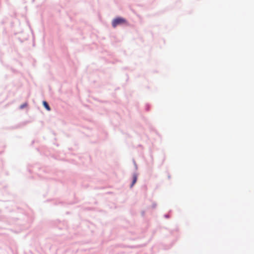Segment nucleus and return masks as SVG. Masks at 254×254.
<instances>
[{
    "mask_svg": "<svg viewBox=\"0 0 254 254\" xmlns=\"http://www.w3.org/2000/svg\"><path fill=\"white\" fill-rule=\"evenodd\" d=\"M127 22L125 19L122 18V17H118V18L115 19L112 21V26L114 27H116L118 25L127 24Z\"/></svg>",
    "mask_w": 254,
    "mask_h": 254,
    "instance_id": "f257e3e1",
    "label": "nucleus"
},
{
    "mask_svg": "<svg viewBox=\"0 0 254 254\" xmlns=\"http://www.w3.org/2000/svg\"><path fill=\"white\" fill-rule=\"evenodd\" d=\"M27 106V103H25L20 106V108L23 109L24 108L26 107Z\"/></svg>",
    "mask_w": 254,
    "mask_h": 254,
    "instance_id": "20e7f679",
    "label": "nucleus"
},
{
    "mask_svg": "<svg viewBox=\"0 0 254 254\" xmlns=\"http://www.w3.org/2000/svg\"><path fill=\"white\" fill-rule=\"evenodd\" d=\"M136 180H137V177L135 175H134L133 176V181H132V184L131 185V187H132L134 185V184L136 183Z\"/></svg>",
    "mask_w": 254,
    "mask_h": 254,
    "instance_id": "7ed1b4c3",
    "label": "nucleus"
},
{
    "mask_svg": "<svg viewBox=\"0 0 254 254\" xmlns=\"http://www.w3.org/2000/svg\"><path fill=\"white\" fill-rule=\"evenodd\" d=\"M43 105L45 107V108L47 110L50 111V106H49L48 104L47 103V102L46 101H43Z\"/></svg>",
    "mask_w": 254,
    "mask_h": 254,
    "instance_id": "f03ea898",
    "label": "nucleus"
}]
</instances>
